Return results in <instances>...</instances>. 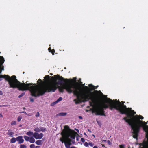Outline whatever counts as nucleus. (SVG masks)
<instances>
[{"label": "nucleus", "mask_w": 148, "mask_h": 148, "mask_svg": "<svg viewBox=\"0 0 148 148\" xmlns=\"http://www.w3.org/2000/svg\"><path fill=\"white\" fill-rule=\"evenodd\" d=\"M44 135L43 133H40L39 134L37 132H34L33 134V137L36 139H41L43 136Z\"/></svg>", "instance_id": "1a4fd4ad"}, {"label": "nucleus", "mask_w": 148, "mask_h": 148, "mask_svg": "<svg viewBox=\"0 0 148 148\" xmlns=\"http://www.w3.org/2000/svg\"><path fill=\"white\" fill-rule=\"evenodd\" d=\"M42 140H39L36 141L35 143L38 145H41Z\"/></svg>", "instance_id": "a211bd4d"}, {"label": "nucleus", "mask_w": 148, "mask_h": 148, "mask_svg": "<svg viewBox=\"0 0 148 148\" xmlns=\"http://www.w3.org/2000/svg\"><path fill=\"white\" fill-rule=\"evenodd\" d=\"M88 144L91 147H92L94 145V144L92 142H89Z\"/></svg>", "instance_id": "c9c22d12"}, {"label": "nucleus", "mask_w": 148, "mask_h": 148, "mask_svg": "<svg viewBox=\"0 0 148 148\" xmlns=\"http://www.w3.org/2000/svg\"><path fill=\"white\" fill-rule=\"evenodd\" d=\"M51 78L53 82L46 87L42 86L43 82L41 79H39L37 81L38 85H36V83L25 84L21 83L20 82V83L16 84L17 87L16 88H17L19 90L23 91L30 89L32 96L35 97L42 96L46 92H54L57 88L59 90V87H60L57 85H59L58 83V81H56L53 80L54 76L52 77Z\"/></svg>", "instance_id": "f03ea898"}, {"label": "nucleus", "mask_w": 148, "mask_h": 148, "mask_svg": "<svg viewBox=\"0 0 148 148\" xmlns=\"http://www.w3.org/2000/svg\"><path fill=\"white\" fill-rule=\"evenodd\" d=\"M67 114L66 113H60L59 114V115L61 116H65Z\"/></svg>", "instance_id": "393cba45"}, {"label": "nucleus", "mask_w": 148, "mask_h": 148, "mask_svg": "<svg viewBox=\"0 0 148 148\" xmlns=\"http://www.w3.org/2000/svg\"><path fill=\"white\" fill-rule=\"evenodd\" d=\"M55 103V102H54L52 103H51V106H53L54 105L56 104H55V103Z\"/></svg>", "instance_id": "49530a36"}, {"label": "nucleus", "mask_w": 148, "mask_h": 148, "mask_svg": "<svg viewBox=\"0 0 148 148\" xmlns=\"http://www.w3.org/2000/svg\"><path fill=\"white\" fill-rule=\"evenodd\" d=\"M107 143H108V144L109 145H112V143L110 142V141L109 140H108L107 141Z\"/></svg>", "instance_id": "ea45409f"}, {"label": "nucleus", "mask_w": 148, "mask_h": 148, "mask_svg": "<svg viewBox=\"0 0 148 148\" xmlns=\"http://www.w3.org/2000/svg\"><path fill=\"white\" fill-rule=\"evenodd\" d=\"M148 134V132L147 134H146V138H147V134Z\"/></svg>", "instance_id": "13d9d810"}, {"label": "nucleus", "mask_w": 148, "mask_h": 148, "mask_svg": "<svg viewBox=\"0 0 148 148\" xmlns=\"http://www.w3.org/2000/svg\"><path fill=\"white\" fill-rule=\"evenodd\" d=\"M20 113H25V114H27V113L25 111H22V112H20Z\"/></svg>", "instance_id": "79ce46f5"}, {"label": "nucleus", "mask_w": 148, "mask_h": 148, "mask_svg": "<svg viewBox=\"0 0 148 148\" xmlns=\"http://www.w3.org/2000/svg\"><path fill=\"white\" fill-rule=\"evenodd\" d=\"M40 131L42 132H45L46 130V129L45 127H40Z\"/></svg>", "instance_id": "4be33fe9"}, {"label": "nucleus", "mask_w": 148, "mask_h": 148, "mask_svg": "<svg viewBox=\"0 0 148 148\" xmlns=\"http://www.w3.org/2000/svg\"><path fill=\"white\" fill-rule=\"evenodd\" d=\"M35 145L34 144H32L30 145V148H34Z\"/></svg>", "instance_id": "72a5a7b5"}, {"label": "nucleus", "mask_w": 148, "mask_h": 148, "mask_svg": "<svg viewBox=\"0 0 148 148\" xmlns=\"http://www.w3.org/2000/svg\"><path fill=\"white\" fill-rule=\"evenodd\" d=\"M124 145L122 144L119 145L120 148H124Z\"/></svg>", "instance_id": "58836bf2"}, {"label": "nucleus", "mask_w": 148, "mask_h": 148, "mask_svg": "<svg viewBox=\"0 0 148 148\" xmlns=\"http://www.w3.org/2000/svg\"><path fill=\"white\" fill-rule=\"evenodd\" d=\"M143 130L145 131H148V125H145L143 127H142Z\"/></svg>", "instance_id": "2eb2a0df"}, {"label": "nucleus", "mask_w": 148, "mask_h": 148, "mask_svg": "<svg viewBox=\"0 0 148 148\" xmlns=\"http://www.w3.org/2000/svg\"><path fill=\"white\" fill-rule=\"evenodd\" d=\"M80 84H82V82H80Z\"/></svg>", "instance_id": "774afa93"}, {"label": "nucleus", "mask_w": 148, "mask_h": 148, "mask_svg": "<svg viewBox=\"0 0 148 148\" xmlns=\"http://www.w3.org/2000/svg\"><path fill=\"white\" fill-rule=\"evenodd\" d=\"M100 92L101 93V94H103V93H101V91H97V90H95L93 92H94V94H98V92Z\"/></svg>", "instance_id": "cd10ccee"}, {"label": "nucleus", "mask_w": 148, "mask_h": 148, "mask_svg": "<svg viewBox=\"0 0 148 148\" xmlns=\"http://www.w3.org/2000/svg\"><path fill=\"white\" fill-rule=\"evenodd\" d=\"M11 125H16V122L15 121H13L11 123Z\"/></svg>", "instance_id": "bb28decb"}, {"label": "nucleus", "mask_w": 148, "mask_h": 148, "mask_svg": "<svg viewBox=\"0 0 148 148\" xmlns=\"http://www.w3.org/2000/svg\"><path fill=\"white\" fill-rule=\"evenodd\" d=\"M20 148H26V146L24 144H21L20 146Z\"/></svg>", "instance_id": "b1692460"}, {"label": "nucleus", "mask_w": 148, "mask_h": 148, "mask_svg": "<svg viewBox=\"0 0 148 148\" xmlns=\"http://www.w3.org/2000/svg\"><path fill=\"white\" fill-rule=\"evenodd\" d=\"M64 144L66 147V148H70V146L69 145H68L67 143V142H64Z\"/></svg>", "instance_id": "aec40b11"}, {"label": "nucleus", "mask_w": 148, "mask_h": 148, "mask_svg": "<svg viewBox=\"0 0 148 148\" xmlns=\"http://www.w3.org/2000/svg\"><path fill=\"white\" fill-rule=\"evenodd\" d=\"M78 117L79 119H82V117L81 116H79Z\"/></svg>", "instance_id": "3c124183"}, {"label": "nucleus", "mask_w": 148, "mask_h": 148, "mask_svg": "<svg viewBox=\"0 0 148 148\" xmlns=\"http://www.w3.org/2000/svg\"><path fill=\"white\" fill-rule=\"evenodd\" d=\"M50 74L51 75H53V74L52 73H51Z\"/></svg>", "instance_id": "052dcab7"}, {"label": "nucleus", "mask_w": 148, "mask_h": 148, "mask_svg": "<svg viewBox=\"0 0 148 148\" xmlns=\"http://www.w3.org/2000/svg\"><path fill=\"white\" fill-rule=\"evenodd\" d=\"M84 135H86V136H87V134H86V133L84 132Z\"/></svg>", "instance_id": "bf43d9fd"}, {"label": "nucleus", "mask_w": 148, "mask_h": 148, "mask_svg": "<svg viewBox=\"0 0 148 148\" xmlns=\"http://www.w3.org/2000/svg\"><path fill=\"white\" fill-rule=\"evenodd\" d=\"M102 141V142H106V140H103Z\"/></svg>", "instance_id": "4d7b16f0"}, {"label": "nucleus", "mask_w": 148, "mask_h": 148, "mask_svg": "<svg viewBox=\"0 0 148 148\" xmlns=\"http://www.w3.org/2000/svg\"><path fill=\"white\" fill-rule=\"evenodd\" d=\"M67 142V143L68 145L69 144L70 146L71 145V142Z\"/></svg>", "instance_id": "c03bdc74"}, {"label": "nucleus", "mask_w": 148, "mask_h": 148, "mask_svg": "<svg viewBox=\"0 0 148 148\" xmlns=\"http://www.w3.org/2000/svg\"><path fill=\"white\" fill-rule=\"evenodd\" d=\"M134 114L133 115V116L131 117H129L127 116V117H125L123 119V120H125L126 122L129 125L131 126V128L133 131H134V125L133 121L132 120L131 118L134 116Z\"/></svg>", "instance_id": "0eeeda50"}, {"label": "nucleus", "mask_w": 148, "mask_h": 148, "mask_svg": "<svg viewBox=\"0 0 148 148\" xmlns=\"http://www.w3.org/2000/svg\"><path fill=\"white\" fill-rule=\"evenodd\" d=\"M75 130H76L77 132H79V130L78 129H76V128H75Z\"/></svg>", "instance_id": "8fccbe9b"}, {"label": "nucleus", "mask_w": 148, "mask_h": 148, "mask_svg": "<svg viewBox=\"0 0 148 148\" xmlns=\"http://www.w3.org/2000/svg\"><path fill=\"white\" fill-rule=\"evenodd\" d=\"M100 92L101 93V94H103V93H101V91H97V90H95L93 92H94V94H98V92Z\"/></svg>", "instance_id": "c85d7f7f"}, {"label": "nucleus", "mask_w": 148, "mask_h": 148, "mask_svg": "<svg viewBox=\"0 0 148 148\" xmlns=\"http://www.w3.org/2000/svg\"><path fill=\"white\" fill-rule=\"evenodd\" d=\"M54 78H53L55 81L58 80V83L61 86L59 87V91L63 93L64 89H65L68 93L73 92L74 95L76 96L77 99H75L74 101L76 104L79 103L82 101L83 102H87L89 100L91 101L89 102V104L91 106H95L97 99L99 98L98 96H94L93 95L94 92H91L92 84L88 85V86H84V92H81L79 88L73 87L72 85L69 83V80L67 79H65L59 75H54Z\"/></svg>", "instance_id": "f257e3e1"}, {"label": "nucleus", "mask_w": 148, "mask_h": 148, "mask_svg": "<svg viewBox=\"0 0 148 148\" xmlns=\"http://www.w3.org/2000/svg\"><path fill=\"white\" fill-rule=\"evenodd\" d=\"M16 140V138L13 137L10 139V143H15Z\"/></svg>", "instance_id": "f8f14e48"}, {"label": "nucleus", "mask_w": 148, "mask_h": 148, "mask_svg": "<svg viewBox=\"0 0 148 148\" xmlns=\"http://www.w3.org/2000/svg\"><path fill=\"white\" fill-rule=\"evenodd\" d=\"M34 101V100L33 99L31 98L30 99V101L32 102H33Z\"/></svg>", "instance_id": "a18cd8bd"}, {"label": "nucleus", "mask_w": 148, "mask_h": 148, "mask_svg": "<svg viewBox=\"0 0 148 148\" xmlns=\"http://www.w3.org/2000/svg\"><path fill=\"white\" fill-rule=\"evenodd\" d=\"M89 143H88L87 142H85L84 143V145L86 147H87L89 145Z\"/></svg>", "instance_id": "f704fd0d"}, {"label": "nucleus", "mask_w": 148, "mask_h": 148, "mask_svg": "<svg viewBox=\"0 0 148 148\" xmlns=\"http://www.w3.org/2000/svg\"><path fill=\"white\" fill-rule=\"evenodd\" d=\"M39 116H40L39 113V112H37L36 114L35 115V116L36 117H38Z\"/></svg>", "instance_id": "e433bc0d"}, {"label": "nucleus", "mask_w": 148, "mask_h": 148, "mask_svg": "<svg viewBox=\"0 0 148 148\" xmlns=\"http://www.w3.org/2000/svg\"><path fill=\"white\" fill-rule=\"evenodd\" d=\"M51 52L53 55H54V53L55 52V49H53L52 50H51Z\"/></svg>", "instance_id": "4c0bfd02"}, {"label": "nucleus", "mask_w": 148, "mask_h": 148, "mask_svg": "<svg viewBox=\"0 0 148 148\" xmlns=\"http://www.w3.org/2000/svg\"><path fill=\"white\" fill-rule=\"evenodd\" d=\"M88 132H91V130L89 129H88Z\"/></svg>", "instance_id": "6e6d98bb"}, {"label": "nucleus", "mask_w": 148, "mask_h": 148, "mask_svg": "<svg viewBox=\"0 0 148 148\" xmlns=\"http://www.w3.org/2000/svg\"><path fill=\"white\" fill-rule=\"evenodd\" d=\"M100 92L101 93V94H103V93H101V91H97V90H95L93 92H94V94H98V92Z\"/></svg>", "instance_id": "c756f323"}, {"label": "nucleus", "mask_w": 148, "mask_h": 148, "mask_svg": "<svg viewBox=\"0 0 148 148\" xmlns=\"http://www.w3.org/2000/svg\"><path fill=\"white\" fill-rule=\"evenodd\" d=\"M93 148H98L96 146H94L93 147Z\"/></svg>", "instance_id": "5fc2aeb1"}, {"label": "nucleus", "mask_w": 148, "mask_h": 148, "mask_svg": "<svg viewBox=\"0 0 148 148\" xmlns=\"http://www.w3.org/2000/svg\"><path fill=\"white\" fill-rule=\"evenodd\" d=\"M0 116L1 117H3V115H2V114H0Z\"/></svg>", "instance_id": "864d4df0"}, {"label": "nucleus", "mask_w": 148, "mask_h": 148, "mask_svg": "<svg viewBox=\"0 0 148 148\" xmlns=\"http://www.w3.org/2000/svg\"><path fill=\"white\" fill-rule=\"evenodd\" d=\"M99 98L97 99L96 102V105L95 106H92L93 108L90 109V110L92 111V113H95L96 115H101L106 116L104 111L106 109L109 108L111 110H112L113 108H114L119 111L121 114H123L125 113L122 111L120 108L118 107L116 104L113 103L111 101H109L107 99L105 102L100 103L97 106V103L99 101Z\"/></svg>", "instance_id": "7ed1b4c3"}, {"label": "nucleus", "mask_w": 148, "mask_h": 148, "mask_svg": "<svg viewBox=\"0 0 148 148\" xmlns=\"http://www.w3.org/2000/svg\"><path fill=\"white\" fill-rule=\"evenodd\" d=\"M62 97H60L58 99L57 101L55 102V104H56L57 103L59 102V101H61L62 100Z\"/></svg>", "instance_id": "6ab92c4d"}, {"label": "nucleus", "mask_w": 148, "mask_h": 148, "mask_svg": "<svg viewBox=\"0 0 148 148\" xmlns=\"http://www.w3.org/2000/svg\"><path fill=\"white\" fill-rule=\"evenodd\" d=\"M144 117L141 115H136L134 117V120H133L134 125H138L140 124L139 123L140 119H143Z\"/></svg>", "instance_id": "6e6552de"}, {"label": "nucleus", "mask_w": 148, "mask_h": 148, "mask_svg": "<svg viewBox=\"0 0 148 148\" xmlns=\"http://www.w3.org/2000/svg\"><path fill=\"white\" fill-rule=\"evenodd\" d=\"M1 61L0 62V70H3L4 69V67L3 66H2L3 65H1Z\"/></svg>", "instance_id": "5701e85b"}, {"label": "nucleus", "mask_w": 148, "mask_h": 148, "mask_svg": "<svg viewBox=\"0 0 148 148\" xmlns=\"http://www.w3.org/2000/svg\"><path fill=\"white\" fill-rule=\"evenodd\" d=\"M23 137L26 141H29L30 137L27 136H24Z\"/></svg>", "instance_id": "4468645a"}, {"label": "nucleus", "mask_w": 148, "mask_h": 148, "mask_svg": "<svg viewBox=\"0 0 148 148\" xmlns=\"http://www.w3.org/2000/svg\"><path fill=\"white\" fill-rule=\"evenodd\" d=\"M82 86H84H84H84L85 84H82Z\"/></svg>", "instance_id": "0e129e2a"}, {"label": "nucleus", "mask_w": 148, "mask_h": 148, "mask_svg": "<svg viewBox=\"0 0 148 148\" xmlns=\"http://www.w3.org/2000/svg\"><path fill=\"white\" fill-rule=\"evenodd\" d=\"M92 86H91V88H92V89H91V92H92V91L94 90L95 89H96L98 87V86H95L93 85L92 84Z\"/></svg>", "instance_id": "f3484780"}, {"label": "nucleus", "mask_w": 148, "mask_h": 148, "mask_svg": "<svg viewBox=\"0 0 148 148\" xmlns=\"http://www.w3.org/2000/svg\"><path fill=\"white\" fill-rule=\"evenodd\" d=\"M39 147H40V146H35L34 148H39Z\"/></svg>", "instance_id": "09e8293b"}, {"label": "nucleus", "mask_w": 148, "mask_h": 148, "mask_svg": "<svg viewBox=\"0 0 148 148\" xmlns=\"http://www.w3.org/2000/svg\"><path fill=\"white\" fill-rule=\"evenodd\" d=\"M81 140L82 142L83 143L85 141V139L84 138H81Z\"/></svg>", "instance_id": "a19ab883"}, {"label": "nucleus", "mask_w": 148, "mask_h": 148, "mask_svg": "<svg viewBox=\"0 0 148 148\" xmlns=\"http://www.w3.org/2000/svg\"><path fill=\"white\" fill-rule=\"evenodd\" d=\"M140 124L138 125H134V131H133L132 133L133 134V137L135 139H137L138 137V134L139 133L140 128L142 127L145 125L147 123V122L143 121H139Z\"/></svg>", "instance_id": "423d86ee"}, {"label": "nucleus", "mask_w": 148, "mask_h": 148, "mask_svg": "<svg viewBox=\"0 0 148 148\" xmlns=\"http://www.w3.org/2000/svg\"><path fill=\"white\" fill-rule=\"evenodd\" d=\"M34 130L35 131L37 132H39L40 131V128H39L38 127H36L35 128Z\"/></svg>", "instance_id": "412c9836"}, {"label": "nucleus", "mask_w": 148, "mask_h": 148, "mask_svg": "<svg viewBox=\"0 0 148 148\" xmlns=\"http://www.w3.org/2000/svg\"><path fill=\"white\" fill-rule=\"evenodd\" d=\"M35 139L33 137H30V140L29 141L31 143H33L35 142Z\"/></svg>", "instance_id": "dca6fc26"}, {"label": "nucleus", "mask_w": 148, "mask_h": 148, "mask_svg": "<svg viewBox=\"0 0 148 148\" xmlns=\"http://www.w3.org/2000/svg\"><path fill=\"white\" fill-rule=\"evenodd\" d=\"M93 136L94 137H95V136L94 135H93Z\"/></svg>", "instance_id": "69168bd1"}, {"label": "nucleus", "mask_w": 148, "mask_h": 148, "mask_svg": "<svg viewBox=\"0 0 148 148\" xmlns=\"http://www.w3.org/2000/svg\"><path fill=\"white\" fill-rule=\"evenodd\" d=\"M14 134V133L11 130H8L7 134L8 135L10 136L11 137H12Z\"/></svg>", "instance_id": "9b49d317"}, {"label": "nucleus", "mask_w": 148, "mask_h": 148, "mask_svg": "<svg viewBox=\"0 0 148 148\" xmlns=\"http://www.w3.org/2000/svg\"><path fill=\"white\" fill-rule=\"evenodd\" d=\"M2 106H5V105H2Z\"/></svg>", "instance_id": "338daca9"}, {"label": "nucleus", "mask_w": 148, "mask_h": 148, "mask_svg": "<svg viewBox=\"0 0 148 148\" xmlns=\"http://www.w3.org/2000/svg\"><path fill=\"white\" fill-rule=\"evenodd\" d=\"M3 94V92L2 91L0 90V95H2Z\"/></svg>", "instance_id": "37998d69"}, {"label": "nucleus", "mask_w": 148, "mask_h": 148, "mask_svg": "<svg viewBox=\"0 0 148 148\" xmlns=\"http://www.w3.org/2000/svg\"><path fill=\"white\" fill-rule=\"evenodd\" d=\"M65 130H64L61 133V134L62 137L60 139V140L62 143L66 141V138L70 137V138L73 139H75L76 134H77L75 131L71 129L68 125H65L64 126Z\"/></svg>", "instance_id": "39448f33"}, {"label": "nucleus", "mask_w": 148, "mask_h": 148, "mask_svg": "<svg viewBox=\"0 0 148 148\" xmlns=\"http://www.w3.org/2000/svg\"><path fill=\"white\" fill-rule=\"evenodd\" d=\"M34 134V133L33 132L30 131L26 133V134L27 135L29 136H33Z\"/></svg>", "instance_id": "ddd939ff"}, {"label": "nucleus", "mask_w": 148, "mask_h": 148, "mask_svg": "<svg viewBox=\"0 0 148 148\" xmlns=\"http://www.w3.org/2000/svg\"><path fill=\"white\" fill-rule=\"evenodd\" d=\"M69 137H68L67 138H66V142H69V141L71 142V140L69 138Z\"/></svg>", "instance_id": "473e14b6"}, {"label": "nucleus", "mask_w": 148, "mask_h": 148, "mask_svg": "<svg viewBox=\"0 0 148 148\" xmlns=\"http://www.w3.org/2000/svg\"><path fill=\"white\" fill-rule=\"evenodd\" d=\"M76 140L77 141H78V138H77Z\"/></svg>", "instance_id": "e2e57ef3"}, {"label": "nucleus", "mask_w": 148, "mask_h": 148, "mask_svg": "<svg viewBox=\"0 0 148 148\" xmlns=\"http://www.w3.org/2000/svg\"><path fill=\"white\" fill-rule=\"evenodd\" d=\"M102 147H105V145H103V144H102Z\"/></svg>", "instance_id": "680f3d73"}, {"label": "nucleus", "mask_w": 148, "mask_h": 148, "mask_svg": "<svg viewBox=\"0 0 148 148\" xmlns=\"http://www.w3.org/2000/svg\"><path fill=\"white\" fill-rule=\"evenodd\" d=\"M48 50H49L50 52H51V48L50 47H49L48 49Z\"/></svg>", "instance_id": "de8ad7c7"}, {"label": "nucleus", "mask_w": 148, "mask_h": 148, "mask_svg": "<svg viewBox=\"0 0 148 148\" xmlns=\"http://www.w3.org/2000/svg\"><path fill=\"white\" fill-rule=\"evenodd\" d=\"M22 119L21 116H19L17 118V121L18 122H20L21 121V119Z\"/></svg>", "instance_id": "2f4dec72"}, {"label": "nucleus", "mask_w": 148, "mask_h": 148, "mask_svg": "<svg viewBox=\"0 0 148 148\" xmlns=\"http://www.w3.org/2000/svg\"><path fill=\"white\" fill-rule=\"evenodd\" d=\"M25 94V92H23L21 94V95H20L18 97L19 98H20V97H22Z\"/></svg>", "instance_id": "7c9ffc66"}, {"label": "nucleus", "mask_w": 148, "mask_h": 148, "mask_svg": "<svg viewBox=\"0 0 148 148\" xmlns=\"http://www.w3.org/2000/svg\"><path fill=\"white\" fill-rule=\"evenodd\" d=\"M70 148H76V147L75 146H72L71 147H70Z\"/></svg>", "instance_id": "603ef678"}, {"label": "nucleus", "mask_w": 148, "mask_h": 148, "mask_svg": "<svg viewBox=\"0 0 148 148\" xmlns=\"http://www.w3.org/2000/svg\"><path fill=\"white\" fill-rule=\"evenodd\" d=\"M50 77H50L49 75H46V76L45 77H44V78L45 79H47V81H48V80H49V79Z\"/></svg>", "instance_id": "a878e982"}, {"label": "nucleus", "mask_w": 148, "mask_h": 148, "mask_svg": "<svg viewBox=\"0 0 148 148\" xmlns=\"http://www.w3.org/2000/svg\"><path fill=\"white\" fill-rule=\"evenodd\" d=\"M16 140L18 142V143L21 144L24 142V140L23 138V136H20L16 137Z\"/></svg>", "instance_id": "9d476101"}, {"label": "nucleus", "mask_w": 148, "mask_h": 148, "mask_svg": "<svg viewBox=\"0 0 148 148\" xmlns=\"http://www.w3.org/2000/svg\"><path fill=\"white\" fill-rule=\"evenodd\" d=\"M107 99L116 104L117 106L125 113L123 114H126L129 117H131L133 116L134 114H136V112L132 110L131 108H127L126 105H124L123 101L120 102L119 100L118 101L116 99L112 100L110 98H107Z\"/></svg>", "instance_id": "20e7f679"}]
</instances>
